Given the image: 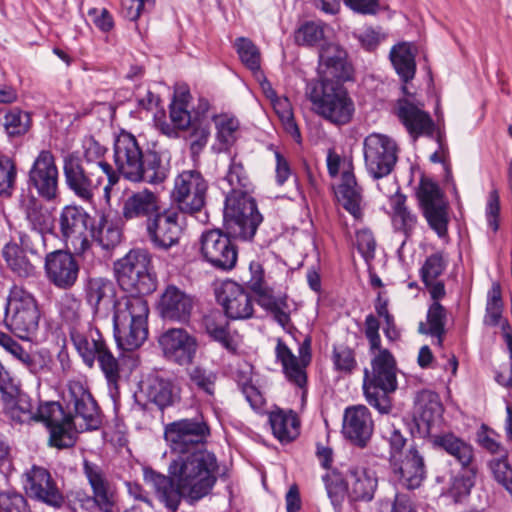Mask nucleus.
Instances as JSON below:
<instances>
[{"mask_svg": "<svg viewBox=\"0 0 512 512\" xmlns=\"http://www.w3.org/2000/svg\"><path fill=\"white\" fill-rule=\"evenodd\" d=\"M198 418H183L166 426L164 436L169 443L172 459L168 473L191 500L206 496L216 482L218 468L215 455L198 445L209 434L207 424Z\"/></svg>", "mask_w": 512, "mask_h": 512, "instance_id": "1", "label": "nucleus"}, {"mask_svg": "<svg viewBox=\"0 0 512 512\" xmlns=\"http://www.w3.org/2000/svg\"><path fill=\"white\" fill-rule=\"evenodd\" d=\"M224 180L231 187L225 199V229L234 237L250 241L255 236L263 217L258 211L256 201L249 195L252 182L242 159L237 155L231 157Z\"/></svg>", "mask_w": 512, "mask_h": 512, "instance_id": "2", "label": "nucleus"}, {"mask_svg": "<svg viewBox=\"0 0 512 512\" xmlns=\"http://www.w3.org/2000/svg\"><path fill=\"white\" fill-rule=\"evenodd\" d=\"M115 171L131 183L159 185L169 176L170 164L152 149L144 150L130 132L121 131L113 146Z\"/></svg>", "mask_w": 512, "mask_h": 512, "instance_id": "3", "label": "nucleus"}, {"mask_svg": "<svg viewBox=\"0 0 512 512\" xmlns=\"http://www.w3.org/2000/svg\"><path fill=\"white\" fill-rule=\"evenodd\" d=\"M142 296L130 293L114 301V337L118 347L124 351L138 349L148 336L149 307Z\"/></svg>", "mask_w": 512, "mask_h": 512, "instance_id": "4", "label": "nucleus"}, {"mask_svg": "<svg viewBox=\"0 0 512 512\" xmlns=\"http://www.w3.org/2000/svg\"><path fill=\"white\" fill-rule=\"evenodd\" d=\"M343 83L315 81L309 83L306 89L312 110L335 126L349 124L355 114V103Z\"/></svg>", "mask_w": 512, "mask_h": 512, "instance_id": "5", "label": "nucleus"}, {"mask_svg": "<svg viewBox=\"0 0 512 512\" xmlns=\"http://www.w3.org/2000/svg\"><path fill=\"white\" fill-rule=\"evenodd\" d=\"M371 371L365 369L363 390L368 403L380 414H388L391 408L389 394L397 389V363L386 348L370 352Z\"/></svg>", "mask_w": 512, "mask_h": 512, "instance_id": "6", "label": "nucleus"}, {"mask_svg": "<svg viewBox=\"0 0 512 512\" xmlns=\"http://www.w3.org/2000/svg\"><path fill=\"white\" fill-rule=\"evenodd\" d=\"M70 339L83 362L88 367H93L95 360H97L110 390H117L120 379V364L109 350L99 330L91 327L87 330L73 327L70 330Z\"/></svg>", "mask_w": 512, "mask_h": 512, "instance_id": "7", "label": "nucleus"}, {"mask_svg": "<svg viewBox=\"0 0 512 512\" xmlns=\"http://www.w3.org/2000/svg\"><path fill=\"white\" fill-rule=\"evenodd\" d=\"M121 288L131 294L148 295L157 288L151 254L145 249H132L114 264Z\"/></svg>", "mask_w": 512, "mask_h": 512, "instance_id": "8", "label": "nucleus"}, {"mask_svg": "<svg viewBox=\"0 0 512 512\" xmlns=\"http://www.w3.org/2000/svg\"><path fill=\"white\" fill-rule=\"evenodd\" d=\"M65 185L84 203H92L104 183L106 174L84 165L79 156L70 153L63 159Z\"/></svg>", "mask_w": 512, "mask_h": 512, "instance_id": "9", "label": "nucleus"}, {"mask_svg": "<svg viewBox=\"0 0 512 512\" xmlns=\"http://www.w3.org/2000/svg\"><path fill=\"white\" fill-rule=\"evenodd\" d=\"M396 141L382 133H370L363 140V156L367 173L373 179L388 176L398 160Z\"/></svg>", "mask_w": 512, "mask_h": 512, "instance_id": "10", "label": "nucleus"}, {"mask_svg": "<svg viewBox=\"0 0 512 512\" xmlns=\"http://www.w3.org/2000/svg\"><path fill=\"white\" fill-rule=\"evenodd\" d=\"M416 196L429 227L439 237L446 236L449 223V204L439 185L430 178L422 177L416 190Z\"/></svg>", "mask_w": 512, "mask_h": 512, "instance_id": "11", "label": "nucleus"}, {"mask_svg": "<svg viewBox=\"0 0 512 512\" xmlns=\"http://www.w3.org/2000/svg\"><path fill=\"white\" fill-rule=\"evenodd\" d=\"M208 182L196 170H184L174 180L171 193L181 212L194 215L202 211L206 203Z\"/></svg>", "mask_w": 512, "mask_h": 512, "instance_id": "12", "label": "nucleus"}, {"mask_svg": "<svg viewBox=\"0 0 512 512\" xmlns=\"http://www.w3.org/2000/svg\"><path fill=\"white\" fill-rule=\"evenodd\" d=\"M226 231H228L226 229ZM234 237L229 232L224 233L219 229H212L202 233L200 238V253L203 259L215 269L221 271L232 270L237 263L238 248L232 242Z\"/></svg>", "mask_w": 512, "mask_h": 512, "instance_id": "13", "label": "nucleus"}, {"mask_svg": "<svg viewBox=\"0 0 512 512\" xmlns=\"http://www.w3.org/2000/svg\"><path fill=\"white\" fill-rule=\"evenodd\" d=\"M179 218V211L162 209L155 217L146 222V235L155 249L167 251L178 245L183 233Z\"/></svg>", "mask_w": 512, "mask_h": 512, "instance_id": "14", "label": "nucleus"}, {"mask_svg": "<svg viewBox=\"0 0 512 512\" xmlns=\"http://www.w3.org/2000/svg\"><path fill=\"white\" fill-rule=\"evenodd\" d=\"M32 294L21 285H14L9 293L7 302L3 306L5 321L7 322L10 310L13 315L8 324L14 334L26 341L32 340Z\"/></svg>", "mask_w": 512, "mask_h": 512, "instance_id": "15", "label": "nucleus"}, {"mask_svg": "<svg viewBox=\"0 0 512 512\" xmlns=\"http://www.w3.org/2000/svg\"><path fill=\"white\" fill-rule=\"evenodd\" d=\"M276 358L281 362L287 380L303 389L307 384L306 367L311 362V338L306 337L298 349L296 357L289 347L279 339L275 348Z\"/></svg>", "mask_w": 512, "mask_h": 512, "instance_id": "16", "label": "nucleus"}, {"mask_svg": "<svg viewBox=\"0 0 512 512\" xmlns=\"http://www.w3.org/2000/svg\"><path fill=\"white\" fill-rule=\"evenodd\" d=\"M82 419L85 421V426L80 424L79 427L74 422V418H34V421H42L48 429L49 446L66 449L75 445L80 432L97 429L102 423V418Z\"/></svg>", "mask_w": 512, "mask_h": 512, "instance_id": "17", "label": "nucleus"}, {"mask_svg": "<svg viewBox=\"0 0 512 512\" xmlns=\"http://www.w3.org/2000/svg\"><path fill=\"white\" fill-rule=\"evenodd\" d=\"M393 113L414 140L421 136H434L435 123L422 104H416L406 97L400 98L394 105Z\"/></svg>", "mask_w": 512, "mask_h": 512, "instance_id": "18", "label": "nucleus"}, {"mask_svg": "<svg viewBox=\"0 0 512 512\" xmlns=\"http://www.w3.org/2000/svg\"><path fill=\"white\" fill-rule=\"evenodd\" d=\"M393 479L406 489L418 488L425 478L423 457L411 446L404 456H389Z\"/></svg>", "mask_w": 512, "mask_h": 512, "instance_id": "19", "label": "nucleus"}, {"mask_svg": "<svg viewBox=\"0 0 512 512\" xmlns=\"http://www.w3.org/2000/svg\"><path fill=\"white\" fill-rule=\"evenodd\" d=\"M60 228L67 248L82 255L90 247L87 237L86 213L76 206H66L60 216Z\"/></svg>", "mask_w": 512, "mask_h": 512, "instance_id": "20", "label": "nucleus"}, {"mask_svg": "<svg viewBox=\"0 0 512 512\" xmlns=\"http://www.w3.org/2000/svg\"><path fill=\"white\" fill-rule=\"evenodd\" d=\"M162 209L160 194L144 187L132 191L124 197L121 215L126 221L145 220L146 223Z\"/></svg>", "mask_w": 512, "mask_h": 512, "instance_id": "21", "label": "nucleus"}, {"mask_svg": "<svg viewBox=\"0 0 512 512\" xmlns=\"http://www.w3.org/2000/svg\"><path fill=\"white\" fill-rule=\"evenodd\" d=\"M164 356L179 365L190 364L197 351V340L183 328H171L159 337Z\"/></svg>", "mask_w": 512, "mask_h": 512, "instance_id": "22", "label": "nucleus"}, {"mask_svg": "<svg viewBox=\"0 0 512 512\" xmlns=\"http://www.w3.org/2000/svg\"><path fill=\"white\" fill-rule=\"evenodd\" d=\"M83 473L91 487L92 499L102 512H113L117 502V489L104 470L96 463L83 460Z\"/></svg>", "mask_w": 512, "mask_h": 512, "instance_id": "23", "label": "nucleus"}, {"mask_svg": "<svg viewBox=\"0 0 512 512\" xmlns=\"http://www.w3.org/2000/svg\"><path fill=\"white\" fill-rule=\"evenodd\" d=\"M216 297L228 318L241 320L252 317L254 312L252 296L238 283L223 282Z\"/></svg>", "mask_w": 512, "mask_h": 512, "instance_id": "24", "label": "nucleus"}, {"mask_svg": "<svg viewBox=\"0 0 512 512\" xmlns=\"http://www.w3.org/2000/svg\"><path fill=\"white\" fill-rule=\"evenodd\" d=\"M319 81L346 82L352 79L353 69L347 53L339 45L329 43L319 51Z\"/></svg>", "mask_w": 512, "mask_h": 512, "instance_id": "25", "label": "nucleus"}, {"mask_svg": "<svg viewBox=\"0 0 512 512\" xmlns=\"http://www.w3.org/2000/svg\"><path fill=\"white\" fill-rule=\"evenodd\" d=\"M44 267L48 279L58 288L69 289L77 281L79 266L69 252L55 250L48 253Z\"/></svg>", "mask_w": 512, "mask_h": 512, "instance_id": "26", "label": "nucleus"}, {"mask_svg": "<svg viewBox=\"0 0 512 512\" xmlns=\"http://www.w3.org/2000/svg\"><path fill=\"white\" fill-rule=\"evenodd\" d=\"M193 306V298L175 285L166 286L157 302V310L163 319L180 323L190 319Z\"/></svg>", "mask_w": 512, "mask_h": 512, "instance_id": "27", "label": "nucleus"}, {"mask_svg": "<svg viewBox=\"0 0 512 512\" xmlns=\"http://www.w3.org/2000/svg\"><path fill=\"white\" fill-rule=\"evenodd\" d=\"M58 174L54 155L49 150H42L34 160V188L46 202L57 199Z\"/></svg>", "mask_w": 512, "mask_h": 512, "instance_id": "28", "label": "nucleus"}, {"mask_svg": "<svg viewBox=\"0 0 512 512\" xmlns=\"http://www.w3.org/2000/svg\"><path fill=\"white\" fill-rule=\"evenodd\" d=\"M83 294L95 317H108L109 307L113 306L115 301V287L111 280L90 277L83 284Z\"/></svg>", "mask_w": 512, "mask_h": 512, "instance_id": "29", "label": "nucleus"}, {"mask_svg": "<svg viewBox=\"0 0 512 512\" xmlns=\"http://www.w3.org/2000/svg\"><path fill=\"white\" fill-rule=\"evenodd\" d=\"M107 151L106 146L102 145L95 137L88 135L82 140V158L80 159L88 168H93L106 174L107 184L104 186V192L109 197L111 189L119 182V176L112 165L105 159Z\"/></svg>", "mask_w": 512, "mask_h": 512, "instance_id": "30", "label": "nucleus"}, {"mask_svg": "<svg viewBox=\"0 0 512 512\" xmlns=\"http://www.w3.org/2000/svg\"><path fill=\"white\" fill-rule=\"evenodd\" d=\"M144 480L155 491L159 501L171 511H176L184 495L182 490L170 474L168 476L157 473L153 470H145Z\"/></svg>", "mask_w": 512, "mask_h": 512, "instance_id": "31", "label": "nucleus"}, {"mask_svg": "<svg viewBox=\"0 0 512 512\" xmlns=\"http://www.w3.org/2000/svg\"><path fill=\"white\" fill-rule=\"evenodd\" d=\"M30 254H32V249L27 236L20 237L19 243L14 241L7 243L2 251L9 268L21 278H28L32 273Z\"/></svg>", "mask_w": 512, "mask_h": 512, "instance_id": "32", "label": "nucleus"}, {"mask_svg": "<svg viewBox=\"0 0 512 512\" xmlns=\"http://www.w3.org/2000/svg\"><path fill=\"white\" fill-rule=\"evenodd\" d=\"M338 201L355 219L362 217V188L352 171H344L338 188Z\"/></svg>", "mask_w": 512, "mask_h": 512, "instance_id": "33", "label": "nucleus"}, {"mask_svg": "<svg viewBox=\"0 0 512 512\" xmlns=\"http://www.w3.org/2000/svg\"><path fill=\"white\" fill-rule=\"evenodd\" d=\"M34 498L54 508L64 503L62 492L50 472L42 467L34 466Z\"/></svg>", "mask_w": 512, "mask_h": 512, "instance_id": "34", "label": "nucleus"}, {"mask_svg": "<svg viewBox=\"0 0 512 512\" xmlns=\"http://www.w3.org/2000/svg\"><path fill=\"white\" fill-rule=\"evenodd\" d=\"M143 389L151 404L157 406L160 411L172 406L177 400L171 381L158 374L149 375L143 382Z\"/></svg>", "mask_w": 512, "mask_h": 512, "instance_id": "35", "label": "nucleus"}, {"mask_svg": "<svg viewBox=\"0 0 512 512\" xmlns=\"http://www.w3.org/2000/svg\"><path fill=\"white\" fill-rule=\"evenodd\" d=\"M434 444L452 456L463 468L472 465L473 447L454 434L437 435L434 437Z\"/></svg>", "mask_w": 512, "mask_h": 512, "instance_id": "36", "label": "nucleus"}, {"mask_svg": "<svg viewBox=\"0 0 512 512\" xmlns=\"http://www.w3.org/2000/svg\"><path fill=\"white\" fill-rule=\"evenodd\" d=\"M228 326V322L224 321L219 313L206 315L203 318L205 332L226 350L235 353L238 349L236 334L231 333Z\"/></svg>", "mask_w": 512, "mask_h": 512, "instance_id": "37", "label": "nucleus"}, {"mask_svg": "<svg viewBox=\"0 0 512 512\" xmlns=\"http://www.w3.org/2000/svg\"><path fill=\"white\" fill-rule=\"evenodd\" d=\"M406 196L396 193L391 197L392 225L398 232H402L408 238L417 225V216L407 207Z\"/></svg>", "mask_w": 512, "mask_h": 512, "instance_id": "38", "label": "nucleus"}, {"mask_svg": "<svg viewBox=\"0 0 512 512\" xmlns=\"http://www.w3.org/2000/svg\"><path fill=\"white\" fill-rule=\"evenodd\" d=\"M392 65L404 83L411 81L416 72L415 55L409 43L394 45L390 51Z\"/></svg>", "mask_w": 512, "mask_h": 512, "instance_id": "39", "label": "nucleus"}, {"mask_svg": "<svg viewBox=\"0 0 512 512\" xmlns=\"http://www.w3.org/2000/svg\"><path fill=\"white\" fill-rule=\"evenodd\" d=\"M352 482L348 496L352 501H371L377 488L375 474L367 470H356L351 473Z\"/></svg>", "mask_w": 512, "mask_h": 512, "instance_id": "40", "label": "nucleus"}, {"mask_svg": "<svg viewBox=\"0 0 512 512\" xmlns=\"http://www.w3.org/2000/svg\"><path fill=\"white\" fill-rule=\"evenodd\" d=\"M46 203L42 207L34 198V230L37 231L44 246L47 241L56 240V235L53 233L55 200Z\"/></svg>", "mask_w": 512, "mask_h": 512, "instance_id": "41", "label": "nucleus"}, {"mask_svg": "<svg viewBox=\"0 0 512 512\" xmlns=\"http://www.w3.org/2000/svg\"><path fill=\"white\" fill-rule=\"evenodd\" d=\"M373 432L371 418H343L342 433L353 444L364 447Z\"/></svg>", "mask_w": 512, "mask_h": 512, "instance_id": "42", "label": "nucleus"}, {"mask_svg": "<svg viewBox=\"0 0 512 512\" xmlns=\"http://www.w3.org/2000/svg\"><path fill=\"white\" fill-rule=\"evenodd\" d=\"M446 321V309L440 304V302H433L427 311L428 327L421 322L418 330L422 334H429L432 337H436L438 345H442Z\"/></svg>", "mask_w": 512, "mask_h": 512, "instance_id": "43", "label": "nucleus"}, {"mask_svg": "<svg viewBox=\"0 0 512 512\" xmlns=\"http://www.w3.org/2000/svg\"><path fill=\"white\" fill-rule=\"evenodd\" d=\"M213 120L216 139L222 145L221 150H228L237 140L239 121L227 115L214 116Z\"/></svg>", "mask_w": 512, "mask_h": 512, "instance_id": "44", "label": "nucleus"}, {"mask_svg": "<svg viewBox=\"0 0 512 512\" xmlns=\"http://www.w3.org/2000/svg\"><path fill=\"white\" fill-rule=\"evenodd\" d=\"M234 47L241 62L253 73H260L261 54L258 47L246 37H238Z\"/></svg>", "mask_w": 512, "mask_h": 512, "instance_id": "45", "label": "nucleus"}, {"mask_svg": "<svg viewBox=\"0 0 512 512\" xmlns=\"http://www.w3.org/2000/svg\"><path fill=\"white\" fill-rule=\"evenodd\" d=\"M323 481L335 512H341L347 492V485L342 475L336 471L327 472L323 476Z\"/></svg>", "mask_w": 512, "mask_h": 512, "instance_id": "46", "label": "nucleus"}, {"mask_svg": "<svg viewBox=\"0 0 512 512\" xmlns=\"http://www.w3.org/2000/svg\"><path fill=\"white\" fill-rule=\"evenodd\" d=\"M268 423L281 443L291 442L300 434V418H269Z\"/></svg>", "mask_w": 512, "mask_h": 512, "instance_id": "47", "label": "nucleus"}, {"mask_svg": "<svg viewBox=\"0 0 512 512\" xmlns=\"http://www.w3.org/2000/svg\"><path fill=\"white\" fill-rule=\"evenodd\" d=\"M188 136L190 153L193 159L198 157L208 143L210 137L209 123L203 119H194L189 126Z\"/></svg>", "mask_w": 512, "mask_h": 512, "instance_id": "48", "label": "nucleus"}, {"mask_svg": "<svg viewBox=\"0 0 512 512\" xmlns=\"http://www.w3.org/2000/svg\"><path fill=\"white\" fill-rule=\"evenodd\" d=\"M415 409L419 416H442L443 413V405L438 394L429 390L417 394Z\"/></svg>", "mask_w": 512, "mask_h": 512, "instance_id": "49", "label": "nucleus"}, {"mask_svg": "<svg viewBox=\"0 0 512 512\" xmlns=\"http://www.w3.org/2000/svg\"><path fill=\"white\" fill-rule=\"evenodd\" d=\"M295 42L302 46H315L324 38V25L321 22L308 21L295 31Z\"/></svg>", "mask_w": 512, "mask_h": 512, "instance_id": "50", "label": "nucleus"}, {"mask_svg": "<svg viewBox=\"0 0 512 512\" xmlns=\"http://www.w3.org/2000/svg\"><path fill=\"white\" fill-rule=\"evenodd\" d=\"M502 310L501 287L498 283H494L488 291L484 323L489 326L498 325L502 316Z\"/></svg>", "mask_w": 512, "mask_h": 512, "instance_id": "51", "label": "nucleus"}, {"mask_svg": "<svg viewBox=\"0 0 512 512\" xmlns=\"http://www.w3.org/2000/svg\"><path fill=\"white\" fill-rule=\"evenodd\" d=\"M46 392L52 393L50 398H46L44 395L43 387L41 384L38 386V409L34 416H54L56 412L62 413V407L59 404L57 397V390L52 386H46Z\"/></svg>", "mask_w": 512, "mask_h": 512, "instance_id": "52", "label": "nucleus"}, {"mask_svg": "<svg viewBox=\"0 0 512 512\" xmlns=\"http://www.w3.org/2000/svg\"><path fill=\"white\" fill-rule=\"evenodd\" d=\"M446 262L441 253L428 256L420 269V277L424 284L436 280L445 270Z\"/></svg>", "mask_w": 512, "mask_h": 512, "instance_id": "53", "label": "nucleus"}, {"mask_svg": "<svg viewBox=\"0 0 512 512\" xmlns=\"http://www.w3.org/2000/svg\"><path fill=\"white\" fill-rule=\"evenodd\" d=\"M29 113H22L18 109L10 110L4 117V127L10 136L20 135L27 131Z\"/></svg>", "mask_w": 512, "mask_h": 512, "instance_id": "54", "label": "nucleus"}, {"mask_svg": "<svg viewBox=\"0 0 512 512\" xmlns=\"http://www.w3.org/2000/svg\"><path fill=\"white\" fill-rule=\"evenodd\" d=\"M16 170L13 162L6 156H0V196L12 194Z\"/></svg>", "mask_w": 512, "mask_h": 512, "instance_id": "55", "label": "nucleus"}, {"mask_svg": "<svg viewBox=\"0 0 512 512\" xmlns=\"http://www.w3.org/2000/svg\"><path fill=\"white\" fill-rule=\"evenodd\" d=\"M332 359L335 369L346 374L351 373L357 365L354 351L343 345L334 347Z\"/></svg>", "mask_w": 512, "mask_h": 512, "instance_id": "56", "label": "nucleus"}, {"mask_svg": "<svg viewBox=\"0 0 512 512\" xmlns=\"http://www.w3.org/2000/svg\"><path fill=\"white\" fill-rule=\"evenodd\" d=\"M464 469L465 471L456 476L451 484L450 492L455 498L468 495L471 488L474 486L475 469L472 465Z\"/></svg>", "mask_w": 512, "mask_h": 512, "instance_id": "57", "label": "nucleus"}, {"mask_svg": "<svg viewBox=\"0 0 512 512\" xmlns=\"http://www.w3.org/2000/svg\"><path fill=\"white\" fill-rule=\"evenodd\" d=\"M191 381L207 395L214 394L216 374L201 367H195L190 373Z\"/></svg>", "mask_w": 512, "mask_h": 512, "instance_id": "58", "label": "nucleus"}, {"mask_svg": "<svg viewBox=\"0 0 512 512\" xmlns=\"http://www.w3.org/2000/svg\"><path fill=\"white\" fill-rule=\"evenodd\" d=\"M495 480L501 484L512 497V468L505 459L494 460L490 464Z\"/></svg>", "mask_w": 512, "mask_h": 512, "instance_id": "59", "label": "nucleus"}, {"mask_svg": "<svg viewBox=\"0 0 512 512\" xmlns=\"http://www.w3.org/2000/svg\"><path fill=\"white\" fill-rule=\"evenodd\" d=\"M170 120L178 129L187 130L193 124L191 113L188 107H185L181 102H171L169 106Z\"/></svg>", "mask_w": 512, "mask_h": 512, "instance_id": "60", "label": "nucleus"}, {"mask_svg": "<svg viewBox=\"0 0 512 512\" xmlns=\"http://www.w3.org/2000/svg\"><path fill=\"white\" fill-rule=\"evenodd\" d=\"M382 435L390 445V456H404L405 452H403V448L406 443V438L401 434L399 429L395 428L394 425H387L382 430Z\"/></svg>", "mask_w": 512, "mask_h": 512, "instance_id": "61", "label": "nucleus"}, {"mask_svg": "<svg viewBox=\"0 0 512 512\" xmlns=\"http://www.w3.org/2000/svg\"><path fill=\"white\" fill-rule=\"evenodd\" d=\"M74 416H97L98 405L89 392L83 391L80 396L74 397Z\"/></svg>", "mask_w": 512, "mask_h": 512, "instance_id": "62", "label": "nucleus"}, {"mask_svg": "<svg viewBox=\"0 0 512 512\" xmlns=\"http://www.w3.org/2000/svg\"><path fill=\"white\" fill-rule=\"evenodd\" d=\"M0 512H29L24 497L17 493L0 494Z\"/></svg>", "mask_w": 512, "mask_h": 512, "instance_id": "63", "label": "nucleus"}, {"mask_svg": "<svg viewBox=\"0 0 512 512\" xmlns=\"http://www.w3.org/2000/svg\"><path fill=\"white\" fill-rule=\"evenodd\" d=\"M502 334L504 341L507 345L509 354H510V368L508 375H505L503 372L498 373L496 376V381L505 387H511L512 386V334H511V326L506 321L502 323Z\"/></svg>", "mask_w": 512, "mask_h": 512, "instance_id": "64", "label": "nucleus"}]
</instances>
